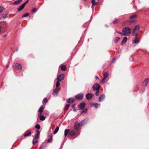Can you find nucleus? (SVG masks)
<instances>
[{"mask_svg": "<svg viewBox=\"0 0 149 149\" xmlns=\"http://www.w3.org/2000/svg\"><path fill=\"white\" fill-rule=\"evenodd\" d=\"M130 30V29L128 27L123 28L122 30L123 34L122 35L124 36L129 35L131 33Z\"/></svg>", "mask_w": 149, "mask_h": 149, "instance_id": "nucleus-1", "label": "nucleus"}, {"mask_svg": "<svg viewBox=\"0 0 149 149\" xmlns=\"http://www.w3.org/2000/svg\"><path fill=\"white\" fill-rule=\"evenodd\" d=\"M83 96L84 95L83 94H79L77 95L75 97L77 100H80L83 98Z\"/></svg>", "mask_w": 149, "mask_h": 149, "instance_id": "nucleus-2", "label": "nucleus"}, {"mask_svg": "<svg viewBox=\"0 0 149 149\" xmlns=\"http://www.w3.org/2000/svg\"><path fill=\"white\" fill-rule=\"evenodd\" d=\"M100 87V86L98 84L96 83L93 85L92 88L93 90L96 91L97 90H99Z\"/></svg>", "mask_w": 149, "mask_h": 149, "instance_id": "nucleus-3", "label": "nucleus"}, {"mask_svg": "<svg viewBox=\"0 0 149 149\" xmlns=\"http://www.w3.org/2000/svg\"><path fill=\"white\" fill-rule=\"evenodd\" d=\"M28 0H27L22 5L18 8V11H20L22 10L25 7L26 4L28 2Z\"/></svg>", "mask_w": 149, "mask_h": 149, "instance_id": "nucleus-4", "label": "nucleus"}, {"mask_svg": "<svg viewBox=\"0 0 149 149\" xmlns=\"http://www.w3.org/2000/svg\"><path fill=\"white\" fill-rule=\"evenodd\" d=\"M64 77V74H61L58 76L57 79L58 81H61L63 80Z\"/></svg>", "mask_w": 149, "mask_h": 149, "instance_id": "nucleus-5", "label": "nucleus"}, {"mask_svg": "<svg viewBox=\"0 0 149 149\" xmlns=\"http://www.w3.org/2000/svg\"><path fill=\"white\" fill-rule=\"evenodd\" d=\"M138 36H136L135 37V39L134 40L132 44L134 46H135L136 44H137L139 42V41L138 40Z\"/></svg>", "mask_w": 149, "mask_h": 149, "instance_id": "nucleus-6", "label": "nucleus"}, {"mask_svg": "<svg viewBox=\"0 0 149 149\" xmlns=\"http://www.w3.org/2000/svg\"><path fill=\"white\" fill-rule=\"evenodd\" d=\"M80 126L79 122L78 121L76 122L74 124V127L75 129L78 130L79 127Z\"/></svg>", "mask_w": 149, "mask_h": 149, "instance_id": "nucleus-7", "label": "nucleus"}, {"mask_svg": "<svg viewBox=\"0 0 149 149\" xmlns=\"http://www.w3.org/2000/svg\"><path fill=\"white\" fill-rule=\"evenodd\" d=\"M74 100L75 99L74 98H70L66 101V102L68 103H71L73 102Z\"/></svg>", "mask_w": 149, "mask_h": 149, "instance_id": "nucleus-8", "label": "nucleus"}, {"mask_svg": "<svg viewBox=\"0 0 149 149\" xmlns=\"http://www.w3.org/2000/svg\"><path fill=\"white\" fill-rule=\"evenodd\" d=\"M86 97L88 100H89L92 97L93 94L91 93H88L86 95Z\"/></svg>", "mask_w": 149, "mask_h": 149, "instance_id": "nucleus-9", "label": "nucleus"}, {"mask_svg": "<svg viewBox=\"0 0 149 149\" xmlns=\"http://www.w3.org/2000/svg\"><path fill=\"white\" fill-rule=\"evenodd\" d=\"M105 97L104 94L101 95L99 98V101L100 102H102L104 99Z\"/></svg>", "mask_w": 149, "mask_h": 149, "instance_id": "nucleus-10", "label": "nucleus"}, {"mask_svg": "<svg viewBox=\"0 0 149 149\" xmlns=\"http://www.w3.org/2000/svg\"><path fill=\"white\" fill-rule=\"evenodd\" d=\"M148 81V79L147 78L145 79L143 82V85L144 86H146Z\"/></svg>", "mask_w": 149, "mask_h": 149, "instance_id": "nucleus-11", "label": "nucleus"}, {"mask_svg": "<svg viewBox=\"0 0 149 149\" xmlns=\"http://www.w3.org/2000/svg\"><path fill=\"white\" fill-rule=\"evenodd\" d=\"M85 106V103L82 102L80 104L79 107L81 109H82L84 108Z\"/></svg>", "mask_w": 149, "mask_h": 149, "instance_id": "nucleus-12", "label": "nucleus"}, {"mask_svg": "<svg viewBox=\"0 0 149 149\" xmlns=\"http://www.w3.org/2000/svg\"><path fill=\"white\" fill-rule=\"evenodd\" d=\"M91 105L92 107H94L96 108H97L100 105L97 103H94L91 104Z\"/></svg>", "mask_w": 149, "mask_h": 149, "instance_id": "nucleus-13", "label": "nucleus"}, {"mask_svg": "<svg viewBox=\"0 0 149 149\" xmlns=\"http://www.w3.org/2000/svg\"><path fill=\"white\" fill-rule=\"evenodd\" d=\"M40 132L39 130H37L36 132V135L35 136V139H37L38 138L40 135Z\"/></svg>", "mask_w": 149, "mask_h": 149, "instance_id": "nucleus-14", "label": "nucleus"}, {"mask_svg": "<svg viewBox=\"0 0 149 149\" xmlns=\"http://www.w3.org/2000/svg\"><path fill=\"white\" fill-rule=\"evenodd\" d=\"M75 133L74 130H72L71 131H70L69 135L73 136L75 134Z\"/></svg>", "mask_w": 149, "mask_h": 149, "instance_id": "nucleus-15", "label": "nucleus"}, {"mask_svg": "<svg viewBox=\"0 0 149 149\" xmlns=\"http://www.w3.org/2000/svg\"><path fill=\"white\" fill-rule=\"evenodd\" d=\"M137 31H135L134 29H133V30L132 31V35L133 36H137L138 33H137Z\"/></svg>", "mask_w": 149, "mask_h": 149, "instance_id": "nucleus-16", "label": "nucleus"}, {"mask_svg": "<svg viewBox=\"0 0 149 149\" xmlns=\"http://www.w3.org/2000/svg\"><path fill=\"white\" fill-rule=\"evenodd\" d=\"M70 130L69 129H65L64 131V136L66 137L68 134H69Z\"/></svg>", "mask_w": 149, "mask_h": 149, "instance_id": "nucleus-17", "label": "nucleus"}, {"mask_svg": "<svg viewBox=\"0 0 149 149\" xmlns=\"http://www.w3.org/2000/svg\"><path fill=\"white\" fill-rule=\"evenodd\" d=\"M127 37H124L123 39L122 42H121V45H123V43H125L127 42Z\"/></svg>", "mask_w": 149, "mask_h": 149, "instance_id": "nucleus-18", "label": "nucleus"}, {"mask_svg": "<svg viewBox=\"0 0 149 149\" xmlns=\"http://www.w3.org/2000/svg\"><path fill=\"white\" fill-rule=\"evenodd\" d=\"M39 119L40 120L43 121L45 119V117L43 115H41L40 114L39 117Z\"/></svg>", "mask_w": 149, "mask_h": 149, "instance_id": "nucleus-19", "label": "nucleus"}, {"mask_svg": "<svg viewBox=\"0 0 149 149\" xmlns=\"http://www.w3.org/2000/svg\"><path fill=\"white\" fill-rule=\"evenodd\" d=\"M22 0H18L16 1L13 3V4H19L21 3Z\"/></svg>", "mask_w": 149, "mask_h": 149, "instance_id": "nucleus-20", "label": "nucleus"}, {"mask_svg": "<svg viewBox=\"0 0 149 149\" xmlns=\"http://www.w3.org/2000/svg\"><path fill=\"white\" fill-rule=\"evenodd\" d=\"M16 66L17 67L18 69L21 70L22 69V66L19 63H16Z\"/></svg>", "mask_w": 149, "mask_h": 149, "instance_id": "nucleus-21", "label": "nucleus"}, {"mask_svg": "<svg viewBox=\"0 0 149 149\" xmlns=\"http://www.w3.org/2000/svg\"><path fill=\"white\" fill-rule=\"evenodd\" d=\"M44 108L42 106H41L39 108L38 112L39 113H42L43 111Z\"/></svg>", "mask_w": 149, "mask_h": 149, "instance_id": "nucleus-22", "label": "nucleus"}, {"mask_svg": "<svg viewBox=\"0 0 149 149\" xmlns=\"http://www.w3.org/2000/svg\"><path fill=\"white\" fill-rule=\"evenodd\" d=\"M59 91V89H55L53 92L54 95H55L56 94H58V92Z\"/></svg>", "mask_w": 149, "mask_h": 149, "instance_id": "nucleus-23", "label": "nucleus"}, {"mask_svg": "<svg viewBox=\"0 0 149 149\" xmlns=\"http://www.w3.org/2000/svg\"><path fill=\"white\" fill-rule=\"evenodd\" d=\"M80 126H82L86 124L85 121V120H82L80 122H79Z\"/></svg>", "mask_w": 149, "mask_h": 149, "instance_id": "nucleus-24", "label": "nucleus"}, {"mask_svg": "<svg viewBox=\"0 0 149 149\" xmlns=\"http://www.w3.org/2000/svg\"><path fill=\"white\" fill-rule=\"evenodd\" d=\"M59 129V127H57L55 129V130L54 131V132L53 133L54 134H56L58 131Z\"/></svg>", "mask_w": 149, "mask_h": 149, "instance_id": "nucleus-25", "label": "nucleus"}, {"mask_svg": "<svg viewBox=\"0 0 149 149\" xmlns=\"http://www.w3.org/2000/svg\"><path fill=\"white\" fill-rule=\"evenodd\" d=\"M61 69L63 71H65L66 70V67L65 65H63L61 67Z\"/></svg>", "mask_w": 149, "mask_h": 149, "instance_id": "nucleus-26", "label": "nucleus"}, {"mask_svg": "<svg viewBox=\"0 0 149 149\" xmlns=\"http://www.w3.org/2000/svg\"><path fill=\"white\" fill-rule=\"evenodd\" d=\"M103 75H104L103 78H104V79H106L108 77V74L107 72H105L104 74Z\"/></svg>", "mask_w": 149, "mask_h": 149, "instance_id": "nucleus-27", "label": "nucleus"}, {"mask_svg": "<svg viewBox=\"0 0 149 149\" xmlns=\"http://www.w3.org/2000/svg\"><path fill=\"white\" fill-rule=\"evenodd\" d=\"M133 29L138 31H139V25H137L135 26V28Z\"/></svg>", "mask_w": 149, "mask_h": 149, "instance_id": "nucleus-28", "label": "nucleus"}, {"mask_svg": "<svg viewBox=\"0 0 149 149\" xmlns=\"http://www.w3.org/2000/svg\"><path fill=\"white\" fill-rule=\"evenodd\" d=\"M49 139L47 140L48 142H50L52 141V139L51 135H50L49 136Z\"/></svg>", "mask_w": 149, "mask_h": 149, "instance_id": "nucleus-29", "label": "nucleus"}, {"mask_svg": "<svg viewBox=\"0 0 149 149\" xmlns=\"http://www.w3.org/2000/svg\"><path fill=\"white\" fill-rule=\"evenodd\" d=\"M8 17V14H6L4 16L1 17V18H0V19H4Z\"/></svg>", "mask_w": 149, "mask_h": 149, "instance_id": "nucleus-30", "label": "nucleus"}, {"mask_svg": "<svg viewBox=\"0 0 149 149\" xmlns=\"http://www.w3.org/2000/svg\"><path fill=\"white\" fill-rule=\"evenodd\" d=\"M29 13H25V14H24V15H23L22 16V17H27L29 16Z\"/></svg>", "mask_w": 149, "mask_h": 149, "instance_id": "nucleus-31", "label": "nucleus"}, {"mask_svg": "<svg viewBox=\"0 0 149 149\" xmlns=\"http://www.w3.org/2000/svg\"><path fill=\"white\" fill-rule=\"evenodd\" d=\"M137 15L135 14L133 15H131L130 17V19H132L133 18H136L137 17Z\"/></svg>", "mask_w": 149, "mask_h": 149, "instance_id": "nucleus-32", "label": "nucleus"}, {"mask_svg": "<svg viewBox=\"0 0 149 149\" xmlns=\"http://www.w3.org/2000/svg\"><path fill=\"white\" fill-rule=\"evenodd\" d=\"M31 134V132L30 131L29 132H28L27 133L25 134L24 135V136L25 137L28 136L29 135H30Z\"/></svg>", "mask_w": 149, "mask_h": 149, "instance_id": "nucleus-33", "label": "nucleus"}, {"mask_svg": "<svg viewBox=\"0 0 149 149\" xmlns=\"http://www.w3.org/2000/svg\"><path fill=\"white\" fill-rule=\"evenodd\" d=\"M4 9V8L3 6H0V13H2Z\"/></svg>", "mask_w": 149, "mask_h": 149, "instance_id": "nucleus-34", "label": "nucleus"}, {"mask_svg": "<svg viewBox=\"0 0 149 149\" xmlns=\"http://www.w3.org/2000/svg\"><path fill=\"white\" fill-rule=\"evenodd\" d=\"M120 39V38L119 37H116L115 38V40H114V41L115 42H117Z\"/></svg>", "mask_w": 149, "mask_h": 149, "instance_id": "nucleus-35", "label": "nucleus"}, {"mask_svg": "<svg viewBox=\"0 0 149 149\" xmlns=\"http://www.w3.org/2000/svg\"><path fill=\"white\" fill-rule=\"evenodd\" d=\"M59 81H58L56 83V86L57 88L58 87H59L60 86V83L59 82Z\"/></svg>", "mask_w": 149, "mask_h": 149, "instance_id": "nucleus-36", "label": "nucleus"}, {"mask_svg": "<svg viewBox=\"0 0 149 149\" xmlns=\"http://www.w3.org/2000/svg\"><path fill=\"white\" fill-rule=\"evenodd\" d=\"M40 126L39 124H37L35 126V128L38 130L40 129Z\"/></svg>", "mask_w": 149, "mask_h": 149, "instance_id": "nucleus-37", "label": "nucleus"}, {"mask_svg": "<svg viewBox=\"0 0 149 149\" xmlns=\"http://www.w3.org/2000/svg\"><path fill=\"white\" fill-rule=\"evenodd\" d=\"M87 109H86L84 110H82L81 112V113H86L87 112Z\"/></svg>", "mask_w": 149, "mask_h": 149, "instance_id": "nucleus-38", "label": "nucleus"}, {"mask_svg": "<svg viewBox=\"0 0 149 149\" xmlns=\"http://www.w3.org/2000/svg\"><path fill=\"white\" fill-rule=\"evenodd\" d=\"M70 106V105L67 104H66L64 109L65 110H67L68 107Z\"/></svg>", "mask_w": 149, "mask_h": 149, "instance_id": "nucleus-39", "label": "nucleus"}, {"mask_svg": "<svg viewBox=\"0 0 149 149\" xmlns=\"http://www.w3.org/2000/svg\"><path fill=\"white\" fill-rule=\"evenodd\" d=\"M96 92L95 93V95H96V96H98L100 94V93L99 92V90H96Z\"/></svg>", "mask_w": 149, "mask_h": 149, "instance_id": "nucleus-40", "label": "nucleus"}, {"mask_svg": "<svg viewBox=\"0 0 149 149\" xmlns=\"http://www.w3.org/2000/svg\"><path fill=\"white\" fill-rule=\"evenodd\" d=\"M95 0H92L91 2L92 4V6L94 5L97 4V3L95 2Z\"/></svg>", "mask_w": 149, "mask_h": 149, "instance_id": "nucleus-41", "label": "nucleus"}, {"mask_svg": "<svg viewBox=\"0 0 149 149\" xmlns=\"http://www.w3.org/2000/svg\"><path fill=\"white\" fill-rule=\"evenodd\" d=\"M37 10L36 8H33L32 10V11L33 13L36 12L37 11Z\"/></svg>", "mask_w": 149, "mask_h": 149, "instance_id": "nucleus-42", "label": "nucleus"}, {"mask_svg": "<svg viewBox=\"0 0 149 149\" xmlns=\"http://www.w3.org/2000/svg\"><path fill=\"white\" fill-rule=\"evenodd\" d=\"M118 23V20L117 19H115V20L113 21V23L114 24H116Z\"/></svg>", "mask_w": 149, "mask_h": 149, "instance_id": "nucleus-43", "label": "nucleus"}, {"mask_svg": "<svg viewBox=\"0 0 149 149\" xmlns=\"http://www.w3.org/2000/svg\"><path fill=\"white\" fill-rule=\"evenodd\" d=\"M48 100L47 98H44L43 100V102L46 103L48 102Z\"/></svg>", "mask_w": 149, "mask_h": 149, "instance_id": "nucleus-44", "label": "nucleus"}, {"mask_svg": "<svg viewBox=\"0 0 149 149\" xmlns=\"http://www.w3.org/2000/svg\"><path fill=\"white\" fill-rule=\"evenodd\" d=\"M3 38L6 40L7 39V35L6 34H4L3 35Z\"/></svg>", "mask_w": 149, "mask_h": 149, "instance_id": "nucleus-45", "label": "nucleus"}, {"mask_svg": "<svg viewBox=\"0 0 149 149\" xmlns=\"http://www.w3.org/2000/svg\"><path fill=\"white\" fill-rule=\"evenodd\" d=\"M105 79H104V78H103V79H102L101 81V83H104L105 82Z\"/></svg>", "mask_w": 149, "mask_h": 149, "instance_id": "nucleus-46", "label": "nucleus"}, {"mask_svg": "<svg viewBox=\"0 0 149 149\" xmlns=\"http://www.w3.org/2000/svg\"><path fill=\"white\" fill-rule=\"evenodd\" d=\"M45 148V146H42L39 149H44Z\"/></svg>", "mask_w": 149, "mask_h": 149, "instance_id": "nucleus-47", "label": "nucleus"}, {"mask_svg": "<svg viewBox=\"0 0 149 149\" xmlns=\"http://www.w3.org/2000/svg\"><path fill=\"white\" fill-rule=\"evenodd\" d=\"M38 142V141H33V144H36V143H37Z\"/></svg>", "mask_w": 149, "mask_h": 149, "instance_id": "nucleus-48", "label": "nucleus"}, {"mask_svg": "<svg viewBox=\"0 0 149 149\" xmlns=\"http://www.w3.org/2000/svg\"><path fill=\"white\" fill-rule=\"evenodd\" d=\"M72 107L73 108H75V105L74 104L72 105Z\"/></svg>", "mask_w": 149, "mask_h": 149, "instance_id": "nucleus-49", "label": "nucleus"}, {"mask_svg": "<svg viewBox=\"0 0 149 149\" xmlns=\"http://www.w3.org/2000/svg\"><path fill=\"white\" fill-rule=\"evenodd\" d=\"M95 79H99V78L97 76H95Z\"/></svg>", "mask_w": 149, "mask_h": 149, "instance_id": "nucleus-50", "label": "nucleus"}, {"mask_svg": "<svg viewBox=\"0 0 149 149\" xmlns=\"http://www.w3.org/2000/svg\"><path fill=\"white\" fill-rule=\"evenodd\" d=\"M130 23H133V22H135V21L131 20V21H130Z\"/></svg>", "mask_w": 149, "mask_h": 149, "instance_id": "nucleus-51", "label": "nucleus"}, {"mask_svg": "<svg viewBox=\"0 0 149 149\" xmlns=\"http://www.w3.org/2000/svg\"><path fill=\"white\" fill-rule=\"evenodd\" d=\"M117 33H118V34H121L122 35V34H123V33H121V32H118Z\"/></svg>", "mask_w": 149, "mask_h": 149, "instance_id": "nucleus-52", "label": "nucleus"}, {"mask_svg": "<svg viewBox=\"0 0 149 149\" xmlns=\"http://www.w3.org/2000/svg\"><path fill=\"white\" fill-rule=\"evenodd\" d=\"M74 109H73V111H76V108H73Z\"/></svg>", "mask_w": 149, "mask_h": 149, "instance_id": "nucleus-53", "label": "nucleus"}, {"mask_svg": "<svg viewBox=\"0 0 149 149\" xmlns=\"http://www.w3.org/2000/svg\"><path fill=\"white\" fill-rule=\"evenodd\" d=\"M115 58H114L111 61L112 63L114 61Z\"/></svg>", "mask_w": 149, "mask_h": 149, "instance_id": "nucleus-54", "label": "nucleus"}, {"mask_svg": "<svg viewBox=\"0 0 149 149\" xmlns=\"http://www.w3.org/2000/svg\"><path fill=\"white\" fill-rule=\"evenodd\" d=\"M1 26L0 25V32H1Z\"/></svg>", "mask_w": 149, "mask_h": 149, "instance_id": "nucleus-55", "label": "nucleus"}, {"mask_svg": "<svg viewBox=\"0 0 149 149\" xmlns=\"http://www.w3.org/2000/svg\"><path fill=\"white\" fill-rule=\"evenodd\" d=\"M84 1H86V0H84Z\"/></svg>", "mask_w": 149, "mask_h": 149, "instance_id": "nucleus-56", "label": "nucleus"}, {"mask_svg": "<svg viewBox=\"0 0 149 149\" xmlns=\"http://www.w3.org/2000/svg\"><path fill=\"white\" fill-rule=\"evenodd\" d=\"M50 129H49V131H50Z\"/></svg>", "mask_w": 149, "mask_h": 149, "instance_id": "nucleus-57", "label": "nucleus"}]
</instances>
